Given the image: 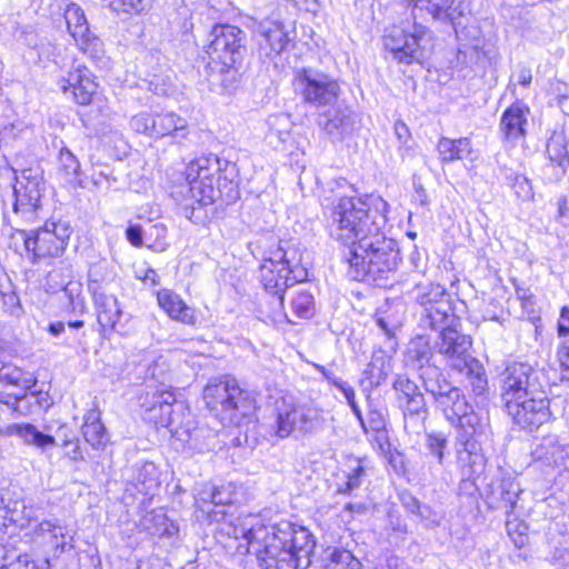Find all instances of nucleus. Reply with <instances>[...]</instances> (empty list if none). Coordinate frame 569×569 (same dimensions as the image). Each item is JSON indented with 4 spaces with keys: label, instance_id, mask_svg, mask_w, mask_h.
<instances>
[{
    "label": "nucleus",
    "instance_id": "nucleus-1",
    "mask_svg": "<svg viewBox=\"0 0 569 569\" xmlns=\"http://www.w3.org/2000/svg\"><path fill=\"white\" fill-rule=\"evenodd\" d=\"M323 190L321 206L330 221L331 236L349 244L345 260L349 276L356 281H366L387 287L401 260L397 242L386 237L389 204L380 196L348 197L341 189L346 180L332 182Z\"/></svg>",
    "mask_w": 569,
    "mask_h": 569
},
{
    "label": "nucleus",
    "instance_id": "nucleus-2",
    "mask_svg": "<svg viewBox=\"0 0 569 569\" xmlns=\"http://www.w3.org/2000/svg\"><path fill=\"white\" fill-rule=\"evenodd\" d=\"M258 569H307L316 542L309 530L289 522L251 532Z\"/></svg>",
    "mask_w": 569,
    "mask_h": 569
},
{
    "label": "nucleus",
    "instance_id": "nucleus-3",
    "mask_svg": "<svg viewBox=\"0 0 569 569\" xmlns=\"http://www.w3.org/2000/svg\"><path fill=\"white\" fill-rule=\"evenodd\" d=\"M224 163L218 157L210 154L200 157L191 161L184 171L183 182L173 186L171 196L181 206L182 212L189 220L193 219L196 204L199 207L211 204L214 201L217 183L218 189L221 187V179L224 184L232 182L236 177V166Z\"/></svg>",
    "mask_w": 569,
    "mask_h": 569
},
{
    "label": "nucleus",
    "instance_id": "nucleus-4",
    "mask_svg": "<svg viewBox=\"0 0 569 569\" xmlns=\"http://www.w3.org/2000/svg\"><path fill=\"white\" fill-rule=\"evenodd\" d=\"M307 277L308 270L302 263V251L291 241L280 240L260 266V281L266 291L277 297L280 307L283 305L286 289L305 281Z\"/></svg>",
    "mask_w": 569,
    "mask_h": 569
},
{
    "label": "nucleus",
    "instance_id": "nucleus-5",
    "mask_svg": "<svg viewBox=\"0 0 569 569\" xmlns=\"http://www.w3.org/2000/svg\"><path fill=\"white\" fill-rule=\"evenodd\" d=\"M425 390L431 396L435 407L442 412L446 420L460 431L462 442L468 443L472 437L482 433V417L475 411L462 390L445 376L437 381L431 380Z\"/></svg>",
    "mask_w": 569,
    "mask_h": 569
},
{
    "label": "nucleus",
    "instance_id": "nucleus-6",
    "mask_svg": "<svg viewBox=\"0 0 569 569\" xmlns=\"http://www.w3.org/2000/svg\"><path fill=\"white\" fill-rule=\"evenodd\" d=\"M425 390L431 396L435 407L442 412L446 420L460 431L462 442L468 443L472 437L482 433V417L475 411L462 390L445 376L437 381L431 380Z\"/></svg>",
    "mask_w": 569,
    "mask_h": 569
},
{
    "label": "nucleus",
    "instance_id": "nucleus-7",
    "mask_svg": "<svg viewBox=\"0 0 569 569\" xmlns=\"http://www.w3.org/2000/svg\"><path fill=\"white\" fill-rule=\"evenodd\" d=\"M470 336L447 327L440 332L436 348L445 358L446 365L455 372L465 376L472 393L483 396L488 391V379L482 363L470 353Z\"/></svg>",
    "mask_w": 569,
    "mask_h": 569
},
{
    "label": "nucleus",
    "instance_id": "nucleus-8",
    "mask_svg": "<svg viewBox=\"0 0 569 569\" xmlns=\"http://www.w3.org/2000/svg\"><path fill=\"white\" fill-rule=\"evenodd\" d=\"M203 400L210 412L223 426H238L241 420L254 409L249 393L241 389L238 381L230 376H223L209 381L203 389Z\"/></svg>",
    "mask_w": 569,
    "mask_h": 569
},
{
    "label": "nucleus",
    "instance_id": "nucleus-9",
    "mask_svg": "<svg viewBox=\"0 0 569 569\" xmlns=\"http://www.w3.org/2000/svg\"><path fill=\"white\" fill-rule=\"evenodd\" d=\"M208 54L219 73L237 72L246 54V33L238 27L217 24L210 33Z\"/></svg>",
    "mask_w": 569,
    "mask_h": 569
},
{
    "label": "nucleus",
    "instance_id": "nucleus-10",
    "mask_svg": "<svg viewBox=\"0 0 569 569\" xmlns=\"http://www.w3.org/2000/svg\"><path fill=\"white\" fill-rule=\"evenodd\" d=\"M293 86L301 100L316 109L335 107L342 92L338 79L313 68L296 70Z\"/></svg>",
    "mask_w": 569,
    "mask_h": 569
},
{
    "label": "nucleus",
    "instance_id": "nucleus-11",
    "mask_svg": "<svg viewBox=\"0 0 569 569\" xmlns=\"http://www.w3.org/2000/svg\"><path fill=\"white\" fill-rule=\"evenodd\" d=\"M541 370L528 362H512L500 373V398L503 406L527 399L546 389Z\"/></svg>",
    "mask_w": 569,
    "mask_h": 569
},
{
    "label": "nucleus",
    "instance_id": "nucleus-12",
    "mask_svg": "<svg viewBox=\"0 0 569 569\" xmlns=\"http://www.w3.org/2000/svg\"><path fill=\"white\" fill-rule=\"evenodd\" d=\"M430 42L429 31L423 26H413L408 32L399 27L390 28L383 37L386 49L399 63L411 64L421 62L426 56V48Z\"/></svg>",
    "mask_w": 569,
    "mask_h": 569
},
{
    "label": "nucleus",
    "instance_id": "nucleus-13",
    "mask_svg": "<svg viewBox=\"0 0 569 569\" xmlns=\"http://www.w3.org/2000/svg\"><path fill=\"white\" fill-rule=\"evenodd\" d=\"M319 427L318 412L286 398L276 403L274 433L284 439L291 435H308Z\"/></svg>",
    "mask_w": 569,
    "mask_h": 569
},
{
    "label": "nucleus",
    "instance_id": "nucleus-14",
    "mask_svg": "<svg viewBox=\"0 0 569 569\" xmlns=\"http://www.w3.org/2000/svg\"><path fill=\"white\" fill-rule=\"evenodd\" d=\"M70 228L64 222L47 221L43 227L24 238V247L33 261L54 258L63 253L70 239Z\"/></svg>",
    "mask_w": 569,
    "mask_h": 569
},
{
    "label": "nucleus",
    "instance_id": "nucleus-15",
    "mask_svg": "<svg viewBox=\"0 0 569 569\" xmlns=\"http://www.w3.org/2000/svg\"><path fill=\"white\" fill-rule=\"evenodd\" d=\"M509 417L520 429L533 432L552 419L550 399L547 390L535 393L527 399L505 406Z\"/></svg>",
    "mask_w": 569,
    "mask_h": 569
},
{
    "label": "nucleus",
    "instance_id": "nucleus-16",
    "mask_svg": "<svg viewBox=\"0 0 569 569\" xmlns=\"http://www.w3.org/2000/svg\"><path fill=\"white\" fill-rule=\"evenodd\" d=\"M421 307L419 317V327L430 330H443L451 327L450 320H453L451 312L450 296L440 284H431L427 291L419 297Z\"/></svg>",
    "mask_w": 569,
    "mask_h": 569
},
{
    "label": "nucleus",
    "instance_id": "nucleus-17",
    "mask_svg": "<svg viewBox=\"0 0 569 569\" xmlns=\"http://www.w3.org/2000/svg\"><path fill=\"white\" fill-rule=\"evenodd\" d=\"M63 17L68 32L80 50L93 61L100 62L104 57L103 43L90 31L83 10L76 3H69Z\"/></svg>",
    "mask_w": 569,
    "mask_h": 569
},
{
    "label": "nucleus",
    "instance_id": "nucleus-18",
    "mask_svg": "<svg viewBox=\"0 0 569 569\" xmlns=\"http://www.w3.org/2000/svg\"><path fill=\"white\" fill-rule=\"evenodd\" d=\"M433 351L430 340L425 336L415 337L405 352V365L408 369L418 372L419 379L426 389L429 383L443 377L442 370L432 362Z\"/></svg>",
    "mask_w": 569,
    "mask_h": 569
},
{
    "label": "nucleus",
    "instance_id": "nucleus-19",
    "mask_svg": "<svg viewBox=\"0 0 569 569\" xmlns=\"http://www.w3.org/2000/svg\"><path fill=\"white\" fill-rule=\"evenodd\" d=\"M144 408L146 419L157 427L169 428L173 423L172 406L176 403L173 391L164 386L146 390L139 398Z\"/></svg>",
    "mask_w": 569,
    "mask_h": 569
},
{
    "label": "nucleus",
    "instance_id": "nucleus-20",
    "mask_svg": "<svg viewBox=\"0 0 569 569\" xmlns=\"http://www.w3.org/2000/svg\"><path fill=\"white\" fill-rule=\"evenodd\" d=\"M232 502V495L226 488L206 486L196 498L194 517L198 522H219L227 516L223 507Z\"/></svg>",
    "mask_w": 569,
    "mask_h": 569
},
{
    "label": "nucleus",
    "instance_id": "nucleus-21",
    "mask_svg": "<svg viewBox=\"0 0 569 569\" xmlns=\"http://www.w3.org/2000/svg\"><path fill=\"white\" fill-rule=\"evenodd\" d=\"M398 343L395 339H388L387 346H379L373 349L370 362L363 370L362 382H368L370 388L379 387L386 381L392 366L391 360L397 351Z\"/></svg>",
    "mask_w": 569,
    "mask_h": 569
},
{
    "label": "nucleus",
    "instance_id": "nucleus-22",
    "mask_svg": "<svg viewBox=\"0 0 569 569\" xmlns=\"http://www.w3.org/2000/svg\"><path fill=\"white\" fill-rule=\"evenodd\" d=\"M27 381L22 371L11 365L0 366V402L18 411L19 402L27 397Z\"/></svg>",
    "mask_w": 569,
    "mask_h": 569
},
{
    "label": "nucleus",
    "instance_id": "nucleus-23",
    "mask_svg": "<svg viewBox=\"0 0 569 569\" xmlns=\"http://www.w3.org/2000/svg\"><path fill=\"white\" fill-rule=\"evenodd\" d=\"M57 84L64 93L70 90L73 100L81 106L91 103L92 97L97 90V84L92 79L91 72L84 67H79L70 71L68 77L59 79Z\"/></svg>",
    "mask_w": 569,
    "mask_h": 569
},
{
    "label": "nucleus",
    "instance_id": "nucleus-24",
    "mask_svg": "<svg viewBox=\"0 0 569 569\" xmlns=\"http://www.w3.org/2000/svg\"><path fill=\"white\" fill-rule=\"evenodd\" d=\"M256 32L259 36L260 54L267 58L279 54L289 43L288 33L279 21L263 20L257 26Z\"/></svg>",
    "mask_w": 569,
    "mask_h": 569
},
{
    "label": "nucleus",
    "instance_id": "nucleus-25",
    "mask_svg": "<svg viewBox=\"0 0 569 569\" xmlns=\"http://www.w3.org/2000/svg\"><path fill=\"white\" fill-rule=\"evenodd\" d=\"M323 113V120L320 126L332 139L342 140L350 136L356 128V116L347 107H341L338 102L335 107Z\"/></svg>",
    "mask_w": 569,
    "mask_h": 569
},
{
    "label": "nucleus",
    "instance_id": "nucleus-26",
    "mask_svg": "<svg viewBox=\"0 0 569 569\" xmlns=\"http://www.w3.org/2000/svg\"><path fill=\"white\" fill-rule=\"evenodd\" d=\"M188 121L174 112L154 114L153 138L170 137L173 143L184 146L190 140Z\"/></svg>",
    "mask_w": 569,
    "mask_h": 569
},
{
    "label": "nucleus",
    "instance_id": "nucleus-27",
    "mask_svg": "<svg viewBox=\"0 0 569 569\" xmlns=\"http://www.w3.org/2000/svg\"><path fill=\"white\" fill-rule=\"evenodd\" d=\"M21 178L14 187V210L34 211L40 206L42 197L41 180L32 176L31 169L23 170Z\"/></svg>",
    "mask_w": 569,
    "mask_h": 569
},
{
    "label": "nucleus",
    "instance_id": "nucleus-28",
    "mask_svg": "<svg viewBox=\"0 0 569 569\" xmlns=\"http://www.w3.org/2000/svg\"><path fill=\"white\" fill-rule=\"evenodd\" d=\"M403 415V428L408 435L419 436L426 430L429 409L425 396H416L399 402Z\"/></svg>",
    "mask_w": 569,
    "mask_h": 569
},
{
    "label": "nucleus",
    "instance_id": "nucleus-29",
    "mask_svg": "<svg viewBox=\"0 0 569 569\" xmlns=\"http://www.w3.org/2000/svg\"><path fill=\"white\" fill-rule=\"evenodd\" d=\"M528 108L512 104L501 116L500 131L503 139L512 144L525 138Z\"/></svg>",
    "mask_w": 569,
    "mask_h": 569
},
{
    "label": "nucleus",
    "instance_id": "nucleus-30",
    "mask_svg": "<svg viewBox=\"0 0 569 569\" xmlns=\"http://www.w3.org/2000/svg\"><path fill=\"white\" fill-rule=\"evenodd\" d=\"M97 308L98 322L103 329L118 330L117 326L122 316L118 299L111 292L92 296Z\"/></svg>",
    "mask_w": 569,
    "mask_h": 569
},
{
    "label": "nucleus",
    "instance_id": "nucleus-31",
    "mask_svg": "<svg viewBox=\"0 0 569 569\" xmlns=\"http://www.w3.org/2000/svg\"><path fill=\"white\" fill-rule=\"evenodd\" d=\"M158 305L173 320L181 321L187 325L194 323V316L190 307L177 295L169 289H162L157 293Z\"/></svg>",
    "mask_w": 569,
    "mask_h": 569
},
{
    "label": "nucleus",
    "instance_id": "nucleus-32",
    "mask_svg": "<svg viewBox=\"0 0 569 569\" xmlns=\"http://www.w3.org/2000/svg\"><path fill=\"white\" fill-rule=\"evenodd\" d=\"M6 436H17L27 446H33L42 451L56 446L54 437L41 432L32 423H11L4 428Z\"/></svg>",
    "mask_w": 569,
    "mask_h": 569
},
{
    "label": "nucleus",
    "instance_id": "nucleus-33",
    "mask_svg": "<svg viewBox=\"0 0 569 569\" xmlns=\"http://www.w3.org/2000/svg\"><path fill=\"white\" fill-rule=\"evenodd\" d=\"M63 291L59 298L62 308L74 316H81L86 312V299L83 296V287L80 280L69 281L63 284Z\"/></svg>",
    "mask_w": 569,
    "mask_h": 569
},
{
    "label": "nucleus",
    "instance_id": "nucleus-34",
    "mask_svg": "<svg viewBox=\"0 0 569 569\" xmlns=\"http://www.w3.org/2000/svg\"><path fill=\"white\" fill-rule=\"evenodd\" d=\"M442 162H452L467 158L471 151V142L468 138L449 139L442 137L437 144Z\"/></svg>",
    "mask_w": 569,
    "mask_h": 569
},
{
    "label": "nucleus",
    "instance_id": "nucleus-35",
    "mask_svg": "<svg viewBox=\"0 0 569 569\" xmlns=\"http://www.w3.org/2000/svg\"><path fill=\"white\" fill-rule=\"evenodd\" d=\"M58 162V174L61 177V179L64 180L66 183H69L73 187H84L80 178V162L69 149H60Z\"/></svg>",
    "mask_w": 569,
    "mask_h": 569
},
{
    "label": "nucleus",
    "instance_id": "nucleus-36",
    "mask_svg": "<svg viewBox=\"0 0 569 569\" xmlns=\"http://www.w3.org/2000/svg\"><path fill=\"white\" fill-rule=\"evenodd\" d=\"M113 280V272L106 260H100L90 266L88 272V290L92 296L109 291Z\"/></svg>",
    "mask_w": 569,
    "mask_h": 569
},
{
    "label": "nucleus",
    "instance_id": "nucleus-37",
    "mask_svg": "<svg viewBox=\"0 0 569 569\" xmlns=\"http://www.w3.org/2000/svg\"><path fill=\"white\" fill-rule=\"evenodd\" d=\"M291 117L288 113H277L268 118L269 132L267 139L270 144L278 148L280 144L286 143L291 137L292 130Z\"/></svg>",
    "mask_w": 569,
    "mask_h": 569
},
{
    "label": "nucleus",
    "instance_id": "nucleus-38",
    "mask_svg": "<svg viewBox=\"0 0 569 569\" xmlns=\"http://www.w3.org/2000/svg\"><path fill=\"white\" fill-rule=\"evenodd\" d=\"M325 569H362V565L349 550L328 547L322 556Z\"/></svg>",
    "mask_w": 569,
    "mask_h": 569
},
{
    "label": "nucleus",
    "instance_id": "nucleus-39",
    "mask_svg": "<svg viewBox=\"0 0 569 569\" xmlns=\"http://www.w3.org/2000/svg\"><path fill=\"white\" fill-rule=\"evenodd\" d=\"M141 525L154 536L171 538L179 532V527L162 512L147 513Z\"/></svg>",
    "mask_w": 569,
    "mask_h": 569
},
{
    "label": "nucleus",
    "instance_id": "nucleus-40",
    "mask_svg": "<svg viewBox=\"0 0 569 569\" xmlns=\"http://www.w3.org/2000/svg\"><path fill=\"white\" fill-rule=\"evenodd\" d=\"M546 152L551 162H555L561 168L569 164L568 142L563 132L555 131L548 139Z\"/></svg>",
    "mask_w": 569,
    "mask_h": 569
},
{
    "label": "nucleus",
    "instance_id": "nucleus-41",
    "mask_svg": "<svg viewBox=\"0 0 569 569\" xmlns=\"http://www.w3.org/2000/svg\"><path fill=\"white\" fill-rule=\"evenodd\" d=\"M136 481L141 486V491L146 495L152 492L153 489L159 487V472L153 462H144L137 470Z\"/></svg>",
    "mask_w": 569,
    "mask_h": 569
},
{
    "label": "nucleus",
    "instance_id": "nucleus-42",
    "mask_svg": "<svg viewBox=\"0 0 569 569\" xmlns=\"http://www.w3.org/2000/svg\"><path fill=\"white\" fill-rule=\"evenodd\" d=\"M258 528H268L260 521H256V523H252L250 526H247V523L241 525H232V523H223L221 531H227L229 536H232L236 540L242 538L246 541V550L249 555H251V532Z\"/></svg>",
    "mask_w": 569,
    "mask_h": 569
},
{
    "label": "nucleus",
    "instance_id": "nucleus-43",
    "mask_svg": "<svg viewBox=\"0 0 569 569\" xmlns=\"http://www.w3.org/2000/svg\"><path fill=\"white\" fill-rule=\"evenodd\" d=\"M82 433L86 441L94 449L103 448L108 442L107 431L102 423H83Z\"/></svg>",
    "mask_w": 569,
    "mask_h": 569
},
{
    "label": "nucleus",
    "instance_id": "nucleus-44",
    "mask_svg": "<svg viewBox=\"0 0 569 569\" xmlns=\"http://www.w3.org/2000/svg\"><path fill=\"white\" fill-rule=\"evenodd\" d=\"M70 267H60L50 271L47 276V287L52 293L63 291V284L69 281H76Z\"/></svg>",
    "mask_w": 569,
    "mask_h": 569
},
{
    "label": "nucleus",
    "instance_id": "nucleus-45",
    "mask_svg": "<svg viewBox=\"0 0 569 569\" xmlns=\"http://www.w3.org/2000/svg\"><path fill=\"white\" fill-rule=\"evenodd\" d=\"M291 307L293 312L299 318H310L315 313V301L313 297L310 292L300 291L298 292L291 301Z\"/></svg>",
    "mask_w": 569,
    "mask_h": 569
},
{
    "label": "nucleus",
    "instance_id": "nucleus-46",
    "mask_svg": "<svg viewBox=\"0 0 569 569\" xmlns=\"http://www.w3.org/2000/svg\"><path fill=\"white\" fill-rule=\"evenodd\" d=\"M355 466L350 467L347 473V481L343 488L339 491L342 493H351L355 489L359 488L366 477V467L361 460L353 461Z\"/></svg>",
    "mask_w": 569,
    "mask_h": 569
},
{
    "label": "nucleus",
    "instance_id": "nucleus-47",
    "mask_svg": "<svg viewBox=\"0 0 569 569\" xmlns=\"http://www.w3.org/2000/svg\"><path fill=\"white\" fill-rule=\"evenodd\" d=\"M393 388L398 395L399 402L423 395L416 382L405 376H399L395 380Z\"/></svg>",
    "mask_w": 569,
    "mask_h": 569
},
{
    "label": "nucleus",
    "instance_id": "nucleus-48",
    "mask_svg": "<svg viewBox=\"0 0 569 569\" xmlns=\"http://www.w3.org/2000/svg\"><path fill=\"white\" fill-rule=\"evenodd\" d=\"M110 8L116 12L139 14L149 6V0H111Z\"/></svg>",
    "mask_w": 569,
    "mask_h": 569
},
{
    "label": "nucleus",
    "instance_id": "nucleus-49",
    "mask_svg": "<svg viewBox=\"0 0 569 569\" xmlns=\"http://www.w3.org/2000/svg\"><path fill=\"white\" fill-rule=\"evenodd\" d=\"M130 127L138 133L153 138L154 116L147 112L138 113L131 118Z\"/></svg>",
    "mask_w": 569,
    "mask_h": 569
},
{
    "label": "nucleus",
    "instance_id": "nucleus-50",
    "mask_svg": "<svg viewBox=\"0 0 569 569\" xmlns=\"http://www.w3.org/2000/svg\"><path fill=\"white\" fill-rule=\"evenodd\" d=\"M448 440L442 433H429L427 435V448L432 456H435L438 462L441 465L447 448Z\"/></svg>",
    "mask_w": 569,
    "mask_h": 569
},
{
    "label": "nucleus",
    "instance_id": "nucleus-51",
    "mask_svg": "<svg viewBox=\"0 0 569 569\" xmlns=\"http://www.w3.org/2000/svg\"><path fill=\"white\" fill-rule=\"evenodd\" d=\"M519 489L512 482L503 483L501 487L500 499L507 513L513 511L518 500Z\"/></svg>",
    "mask_w": 569,
    "mask_h": 569
},
{
    "label": "nucleus",
    "instance_id": "nucleus-52",
    "mask_svg": "<svg viewBox=\"0 0 569 569\" xmlns=\"http://www.w3.org/2000/svg\"><path fill=\"white\" fill-rule=\"evenodd\" d=\"M512 188L517 197L523 201L533 197L531 183L525 176H516Z\"/></svg>",
    "mask_w": 569,
    "mask_h": 569
},
{
    "label": "nucleus",
    "instance_id": "nucleus-53",
    "mask_svg": "<svg viewBox=\"0 0 569 569\" xmlns=\"http://www.w3.org/2000/svg\"><path fill=\"white\" fill-rule=\"evenodd\" d=\"M557 333L562 338L559 346H569V307H562L557 322Z\"/></svg>",
    "mask_w": 569,
    "mask_h": 569
},
{
    "label": "nucleus",
    "instance_id": "nucleus-54",
    "mask_svg": "<svg viewBox=\"0 0 569 569\" xmlns=\"http://www.w3.org/2000/svg\"><path fill=\"white\" fill-rule=\"evenodd\" d=\"M532 81L531 69L525 64H518L510 77V84H520L528 88Z\"/></svg>",
    "mask_w": 569,
    "mask_h": 569
},
{
    "label": "nucleus",
    "instance_id": "nucleus-55",
    "mask_svg": "<svg viewBox=\"0 0 569 569\" xmlns=\"http://www.w3.org/2000/svg\"><path fill=\"white\" fill-rule=\"evenodd\" d=\"M557 359L560 367L561 380L569 383V346H558Z\"/></svg>",
    "mask_w": 569,
    "mask_h": 569
},
{
    "label": "nucleus",
    "instance_id": "nucleus-56",
    "mask_svg": "<svg viewBox=\"0 0 569 569\" xmlns=\"http://www.w3.org/2000/svg\"><path fill=\"white\" fill-rule=\"evenodd\" d=\"M70 329H81L84 326L82 320H69L67 323L63 321H56L49 325L48 331L53 337H59L61 333L66 331V327Z\"/></svg>",
    "mask_w": 569,
    "mask_h": 569
},
{
    "label": "nucleus",
    "instance_id": "nucleus-57",
    "mask_svg": "<svg viewBox=\"0 0 569 569\" xmlns=\"http://www.w3.org/2000/svg\"><path fill=\"white\" fill-rule=\"evenodd\" d=\"M401 501H402L403 507L409 512H411L413 515H418L421 518L426 517L423 511L428 510V507H421L419 500L417 498H415L413 496H411L409 493L402 495Z\"/></svg>",
    "mask_w": 569,
    "mask_h": 569
},
{
    "label": "nucleus",
    "instance_id": "nucleus-58",
    "mask_svg": "<svg viewBox=\"0 0 569 569\" xmlns=\"http://www.w3.org/2000/svg\"><path fill=\"white\" fill-rule=\"evenodd\" d=\"M62 447L66 449V457L72 461H82L83 455L79 445V440H64Z\"/></svg>",
    "mask_w": 569,
    "mask_h": 569
},
{
    "label": "nucleus",
    "instance_id": "nucleus-59",
    "mask_svg": "<svg viewBox=\"0 0 569 569\" xmlns=\"http://www.w3.org/2000/svg\"><path fill=\"white\" fill-rule=\"evenodd\" d=\"M126 234H127L128 241L131 244H133L136 247H139L142 244L143 231L139 224H132V226L128 227Z\"/></svg>",
    "mask_w": 569,
    "mask_h": 569
},
{
    "label": "nucleus",
    "instance_id": "nucleus-60",
    "mask_svg": "<svg viewBox=\"0 0 569 569\" xmlns=\"http://www.w3.org/2000/svg\"><path fill=\"white\" fill-rule=\"evenodd\" d=\"M0 298L3 300L6 306L11 308V312L14 313L16 309L19 308V299L12 290V286L8 291L0 292Z\"/></svg>",
    "mask_w": 569,
    "mask_h": 569
},
{
    "label": "nucleus",
    "instance_id": "nucleus-61",
    "mask_svg": "<svg viewBox=\"0 0 569 569\" xmlns=\"http://www.w3.org/2000/svg\"><path fill=\"white\" fill-rule=\"evenodd\" d=\"M393 129L399 141L406 143L410 137L409 128L407 124L402 121H396Z\"/></svg>",
    "mask_w": 569,
    "mask_h": 569
},
{
    "label": "nucleus",
    "instance_id": "nucleus-62",
    "mask_svg": "<svg viewBox=\"0 0 569 569\" xmlns=\"http://www.w3.org/2000/svg\"><path fill=\"white\" fill-rule=\"evenodd\" d=\"M337 389L345 396L349 406L356 402L355 390L349 383L342 381Z\"/></svg>",
    "mask_w": 569,
    "mask_h": 569
},
{
    "label": "nucleus",
    "instance_id": "nucleus-63",
    "mask_svg": "<svg viewBox=\"0 0 569 569\" xmlns=\"http://www.w3.org/2000/svg\"><path fill=\"white\" fill-rule=\"evenodd\" d=\"M316 369L325 377V379L338 388V386L343 381L340 378L336 377L335 373L330 370H327L323 366L316 365Z\"/></svg>",
    "mask_w": 569,
    "mask_h": 569
},
{
    "label": "nucleus",
    "instance_id": "nucleus-64",
    "mask_svg": "<svg viewBox=\"0 0 569 569\" xmlns=\"http://www.w3.org/2000/svg\"><path fill=\"white\" fill-rule=\"evenodd\" d=\"M377 325L379 326V328L383 331V335H385V346H387V341L388 339H395V335H393V330L392 328L389 327L388 322L386 321L385 318H378L377 319Z\"/></svg>",
    "mask_w": 569,
    "mask_h": 569
}]
</instances>
